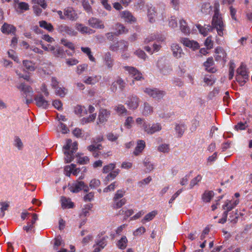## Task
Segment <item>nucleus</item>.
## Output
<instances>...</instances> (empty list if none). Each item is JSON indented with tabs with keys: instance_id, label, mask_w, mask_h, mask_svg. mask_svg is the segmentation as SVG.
<instances>
[{
	"instance_id": "47",
	"label": "nucleus",
	"mask_w": 252,
	"mask_h": 252,
	"mask_svg": "<svg viewBox=\"0 0 252 252\" xmlns=\"http://www.w3.org/2000/svg\"><path fill=\"white\" fill-rule=\"evenodd\" d=\"M61 42L62 44H63L65 47L71 49L73 52L74 51L75 47H74V44L72 42L68 41L67 39H64V38L62 39L61 40Z\"/></svg>"
},
{
	"instance_id": "44",
	"label": "nucleus",
	"mask_w": 252,
	"mask_h": 252,
	"mask_svg": "<svg viewBox=\"0 0 252 252\" xmlns=\"http://www.w3.org/2000/svg\"><path fill=\"white\" fill-rule=\"evenodd\" d=\"M116 167V163H111L103 166L102 172L103 173H108L111 172Z\"/></svg>"
},
{
	"instance_id": "34",
	"label": "nucleus",
	"mask_w": 252,
	"mask_h": 252,
	"mask_svg": "<svg viewBox=\"0 0 252 252\" xmlns=\"http://www.w3.org/2000/svg\"><path fill=\"white\" fill-rule=\"evenodd\" d=\"M157 214L158 212L157 211H153L149 213L141 220V222L142 223H144L145 222L149 221L152 220Z\"/></svg>"
},
{
	"instance_id": "21",
	"label": "nucleus",
	"mask_w": 252,
	"mask_h": 252,
	"mask_svg": "<svg viewBox=\"0 0 252 252\" xmlns=\"http://www.w3.org/2000/svg\"><path fill=\"white\" fill-rule=\"evenodd\" d=\"M50 51H51L56 57L64 58L65 57V53L63 49L59 47H54L53 46H50L49 48Z\"/></svg>"
},
{
	"instance_id": "52",
	"label": "nucleus",
	"mask_w": 252,
	"mask_h": 252,
	"mask_svg": "<svg viewBox=\"0 0 252 252\" xmlns=\"http://www.w3.org/2000/svg\"><path fill=\"white\" fill-rule=\"evenodd\" d=\"M202 179V176L200 175H198L196 177L192 179L189 184V189H191L193 187L197 185Z\"/></svg>"
},
{
	"instance_id": "25",
	"label": "nucleus",
	"mask_w": 252,
	"mask_h": 252,
	"mask_svg": "<svg viewBox=\"0 0 252 252\" xmlns=\"http://www.w3.org/2000/svg\"><path fill=\"white\" fill-rule=\"evenodd\" d=\"M196 26L199 32L204 36H207L208 33L213 30L212 27L210 25H204L202 26L200 24H197Z\"/></svg>"
},
{
	"instance_id": "1",
	"label": "nucleus",
	"mask_w": 252,
	"mask_h": 252,
	"mask_svg": "<svg viewBox=\"0 0 252 252\" xmlns=\"http://www.w3.org/2000/svg\"><path fill=\"white\" fill-rule=\"evenodd\" d=\"M213 30L216 29L218 34L220 36H223V31L225 30V25L223 21L221 14H214L212 20Z\"/></svg>"
},
{
	"instance_id": "31",
	"label": "nucleus",
	"mask_w": 252,
	"mask_h": 252,
	"mask_svg": "<svg viewBox=\"0 0 252 252\" xmlns=\"http://www.w3.org/2000/svg\"><path fill=\"white\" fill-rule=\"evenodd\" d=\"M100 78V76H98L97 75L88 76L84 80V82L88 85H94L98 82Z\"/></svg>"
},
{
	"instance_id": "45",
	"label": "nucleus",
	"mask_w": 252,
	"mask_h": 252,
	"mask_svg": "<svg viewBox=\"0 0 252 252\" xmlns=\"http://www.w3.org/2000/svg\"><path fill=\"white\" fill-rule=\"evenodd\" d=\"M76 28L81 32L84 33H90V31L91 30L90 28L86 26H83L81 24H76Z\"/></svg>"
},
{
	"instance_id": "33",
	"label": "nucleus",
	"mask_w": 252,
	"mask_h": 252,
	"mask_svg": "<svg viewBox=\"0 0 252 252\" xmlns=\"http://www.w3.org/2000/svg\"><path fill=\"white\" fill-rule=\"evenodd\" d=\"M39 26L48 32H52L54 30V27L51 23H47L46 21H40L39 22Z\"/></svg>"
},
{
	"instance_id": "50",
	"label": "nucleus",
	"mask_w": 252,
	"mask_h": 252,
	"mask_svg": "<svg viewBox=\"0 0 252 252\" xmlns=\"http://www.w3.org/2000/svg\"><path fill=\"white\" fill-rule=\"evenodd\" d=\"M120 172V170L117 169L115 170L112 171L110 172L106 176V180L107 181H110L115 179L116 176L119 174Z\"/></svg>"
},
{
	"instance_id": "39",
	"label": "nucleus",
	"mask_w": 252,
	"mask_h": 252,
	"mask_svg": "<svg viewBox=\"0 0 252 252\" xmlns=\"http://www.w3.org/2000/svg\"><path fill=\"white\" fill-rule=\"evenodd\" d=\"M240 215L242 216V214L241 213H238V211L236 210L234 213L233 212L231 213V215L229 216V220L231 223L235 224L237 222Z\"/></svg>"
},
{
	"instance_id": "32",
	"label": "nucleus",
	"mask_w": 252,
	"mask_h": 252,
	"mask_svg": "<svg viewBox=\"0 0 252 252\" xmlns=\"http://www.w3.org/2000/svg\"><path fill=\"white\" fill-rule=\"evenodd\" d=\"M128 240L126 236H123L117 243V246L121 250L125 249L127 245Z\"/></svg>"
},
{
	"instance_id": "7",
	"label": "nucleus",
	"mask_w": 252,
	"mask_h": 252,
	"mask_svg": "<svg viewBox=\"0 0 252 252\" xmlns=\"http://www.w3.org/2000/svg\"><path fill=\"white\" fill-rule=\"evenodd\" d=\"M81 190L86 192L89 190V187L82 181H77L70 187V191L72 192L77 193Z\"/></svg>"
},
{
	"instance_id": "8",
	"label": "nucleus",
	"mask_w": 252,
	"mask_h": 252,
	"mask_svg": "<svg viewBox=\"0 0 252 252\" xmlns=\"http://www.w3.org/2000/svg\"><path fill=\"white\" fill-rule=\"evenodd\" d=\"M124 68L135 80L140 81L144 79L142 73L136 68L128 66H125Z\"/></svg>"
},
{
	"instance_id": "54",
	"label": "nucleus",
	"mask_w": 252,
	"mask_h": 252,
	"mask_svg": "<svg viewBox=\"0 0 252 252\" xmlns=\"http://www.w3.org/2000/svg\"><path fill=\"white\" fill-rule=\"evenodd\" d=\"M119 49L123 51L126 50L128 48V43L125 40H120L117 42Z\"/></svg>"
},
{
	"instance_id": "56",
	"label": "nucleus",
	"mask_w": 252,
	"mask_h": 252,
	"mask_svg": "<svg viewBox=\"0 0 252 252\" xmlns=\"http://www.w3.org/2000/svg\"><path fill=\"white\" fill-rule=\"evenodd\" d=\"M96 116V113H93L89 116V117L87 118H83L82 119V122L85 123H89L92 122H94Z\"/></svg>"
},
{
	"instance_id": "49",
	"label": "nucleus",
	"mask_w": 252,
	"mask_h": 252,
	"mask_svg": "<svg viewBox=\"0 0 252 252\" xmlns=\"http://www.w3.org/2000/svg\"><path fill=\"white\" fill-rule=\"evenodd\" d=\"M74 151H64V154L65 156V160L67 163H69L72 161L73 159V154Z\"/></svg>"
},
{
	"instance_id": "16",
	"label": "nucleus",
	"mask_w": 252,
	"mask_h": 252,
	"mask_svg": "<svg viewBox=\"0 0 252 252\" xmlns=\"http://www.w3.org/2000/svg\"><path fill=\"white\" fill-rule=\"evenodd\" d=\"M239 203V199H237L234 201L227 200L225 204L222 206V209L225 210L224 212L228 213L235 207Z\"/></svg>"
},
{
	"instance_id": "27",
	"label": "nucleus",
	"mask_w": 252,
	"mask_h": 252,
	"mask_svg": "<svg viewBox=\"0 0 252 252\" xmlns=\"http://www.w3.org/2000/svg\"><path fill=\"white\" fill-rule=\"evenodd\" d=\"M37 215L36 214H32V220L30 222H28L27 225H25L23 227V229L27 232H29L30 231L32 230L34 227V224L37 220Z\"/></svg>"
},
{
	"instance_id": "53",
	"label": "nucleus",
	"mask_w": 252,
	"mask_h": 252,
	"mask_svg": "<svg viewBox=\"0 0 252 252\" xmlns=\"http://www.w3.org/2000/svg\"><path fill=\"white\" fill-rule=\"evenodd\" d=\"M76 167L74 164H71L70 165L65 166L64 169V174L68 177L70 176L72 169Z\"/></svg>"
},
{
	"instance_id": "12",
	"label": "nucleus",
	"mask_w": 252,
	"mask_h": 252,
	"mask_svg": "<svg viewBox=\"0 0 252 252\" xmlns=\"http://www.w3.org/2000/svg\"><path fill=\"white\" fill-rule=\"evenodd\" d=\"M110 115V111L105 109H100L98 116L97 124H102L106 122Z\"/></svg>"
},
{
	"instance_id": "46",
	"label": "nucleus",
	"mask_w": 252,
	"mask_h": 252,
	"mask_svg": "<svg viewBox=\"0 0 252 252\" xmlns=\"http://www.w3.org/2000/svg\"><path fill=\"white\" fill-rule=\"evenodd\" d=\"M144 166L146 167L147 172H150L154 169L153 164L150 162L149 158H145L143 161Z\"/></svg>"
},
{
	"instance_id": "24",
	"label": "nucleus",
	"mask_w": 252,
	"mask_h": 252,
	"mask_svg": "<svg viewBox=\"0 0 252 252\" xmlns=\"http://www.w3.org/2000/svg\"><path fill=\"white\" fill-rule=\"evenodd\" d=\"M104 63L105 65L109 69H111L114 65V60L111 57V54L108 52H106L103 57Z\"/></svg>"
},
{
	"instance_id": "3",
	"label": "nucleus",
	"mask_w": 252,
	"mask_h": 252,
	"mask_svg": "<svg viewBox=\"0 0 252 252\" xmlns=\"http://www.w3.org/2000/svg\"><path fill=\"white\" fill-rule=\"evenodd\" d=\"M142 127L144 131L147 134L150 135L159 131L162 128L161 125L159 123H154L152 125L146 123H144Z\"/></svg>"
},
{
	"instance_id": "40",
	"label": "nucleus",
	"mask_w": 252,
	"mask_h": 252,
	"mask_svg": "<svg viewBox=\"0 0 252 252\" xmlns=\"http://www.w3.org/2000/svg\"><path fill=\"white\" fill-rule=\"evenodd\" d=\"M186 129V126L184 124H178L176 126L175 130L178 136L181 137L183 135Z\"/></svg>"
},
{
	"instance_id": "58",
	"label": "nucleus",
	"mask_w": 252,
	"mask_h": 252,
	"mask_svg": "<svg viewBox=\"0 0 252 252\" xmlns=\"http://www.w3.org/2000/svg\"><path fill=\"white\" fill-rule=\"evenodd\" d=\"M236 80L238 82L239 85L241 86H244L245 83L248 81V79H244V77L239 74L236 75Z\"/></svg>"
},
{
	"instance_id": "28",
	"label": "nucleus",
	"mask_w": 252,
	"mask_h": 252,
	"mask_svg": "<svg viewBox=\"0 0 252 252\" xmlns=\"http://www.w3.org/2000/svg\"><path fill=\"white\" fill-rule=\"evenodd\" d=\"M236 74H239L244 77L245 79H249V75L247 70L246 66L243 63L237 68Z\"/></svg>"
},
{
	"instance_id": "29",
	"label": "nucleus",
	"mask_w": 252,
	"mask_h": 252,
	"mask_svg": "<svg viewBox=\"0 0 252 252\" xmlns=\"http://www.w3.org/2000/svg\"><path fill=\"white\" fill-rule=\"evenodd\" d=\"M115 30V34L117 36L128 32V30L123 25L119 23L116 24Z\"/></svg>"
},
{
	"instance_id": "26",
	"label": "nucleus",
	"mask_w": 252,
	"mask_h": 252,
	"mask_svg": "<svg viewBox=\"0 0 252 252\" xmlns=\"http://www.w3.org/2000/svg\"><path fill=\"white\" fill-rule=\"evenodd\" d=\"M179 24L181 31L186 35L189 34L190 29L188 25L187 22L182 19L179 21Z\"/></svg>"
},
{
	"instance_id": "63",
	"label": "nucleus",
	"mask_w": 252,
	"mask_h": 252,
	"mask_svg": "<svg viewBox=\"0 0 252 252\" xmlns=\"http://www.w3.org/2000/svg\"><path fill=\"white\" fill-rule=\"evenodd\" d=\"M100 185V182L99 180L94 179L90 183L89 186L91 189H95L99 187Z\"/></svg>"
},
{
	"instance_id": "37",
	"label": "nucleus",
	"mask_w": 252,
	"mask_h": 252,
	"mask_svg": "<svg viewBox=\"0 0 252 252\" xmlns=\"http://www.w3.org/2000/svg\"><path fill=\"white\" fill-rule=\"evenodd\" d=\"M23 64L29 71H33L35 69V64L30 61L24 60L23 62Z\"/></svg>"
},
{
	"instance_id": "60",
	"label": "nucleus",
	"mask_w": 252,
	"mask_h": 252,
	"mask_svg": "<svg viewBox=\"0 0 252 252\" xmlns=\"http://www.w3.org/2000/svg\"><path fill=\"white\" fill-rule=\"evenodd\" d=\"M118 186L117 183L116 182H114L110 185L106 187L103 189L104 192H108V191H113L115 190L116 187Z\"/></svg>"
},
{
	"instance_id": "19",
	"label": "nucleus",
	"mask_w": 252,
	"mask_h": 252,
	"mask_svg": "<svg viewBox=\"0 0 252 252\" xmlns=\"http://www.w3.org/2000/svg\"><path fill=\"white\" fill-rule=\"evenodd\" d=\"M205 68V70L210 73H215L217 71V69L213 65H214V62L212 57L208 58L206 62L203 63Z\"/></svg>"
},
{
	"instance_id": "15",
	"label": "nucleus",
	"mask_w": 252,
	"mask_h": 252,
	"mask_svg": "<svg viewBox=\"0 0 252 252\" xmlns=\"http://www.w3.org/2000/svg\"><path fill=\"white\" fill-rule=\"evenodd\" d=\"M89 25L93 28L103 29L104 26L103 22L99 19L92 17L88 20Z\"/></svg>"
},
{
	"instance_id": "55",
	"label": "nucleus",
	"mask_w": 252,
	"mask_h": 252,
	"mask_svg": "<svg viewBox=\"0 0 252 252\" xmlns=\"http://www.w3.org/2000/svg\"><path fill=\"white\" fill-rule=\"evenodd\" d=\"M120 212L121 214L124 215L125 219H126L133 214L134 211L132 209L125 210L123 209L120 211Z\"/></svg>"
},
{
	"instance_id": "17",
	"label": "nucleus",
	"mask_w": 252,
	"mask_h": 252,
	"mask_svg": "<svg viewBox=\"0 0 252 252\" xmlns=\"http://www.w3.org/2000/svg\"><path fill=\"white\" fill-rule=\"evenodd\" d=\"M120 17L127 23L135 22L136 19L132 15L131 12L125 10L120 12Z\"/></svg>"
},
{
	"instance_id": "51",
	"label": "nucleus",
	"mask_w": 252,
	"mask_h": 252,
	"mask_svg": "<svg viewBox=\"0 0 252 252\" xmlns=\"http://www.w3.org/2000/svg\"><path fill=\"white\" fill-rule=\"evenodd\" d=\"M66 90L64 87H57V88L55 89L56 94L61 97H63L65 96L66 94Z\"/></svg>"
},
{
	"instance_id": "20",
	"label": "nucleus",
	"mask_w": 252,
	"mask_h": 252,
	"mask_svg": "<svg viewBox=\"0 0 252 252\" xmlns=\"http://www.w3.org/2000/svg\"><path fill=\"white\" fill-rule=\"evenodd\" d=\"M106 239L105 237H102L100 240L96 242L95 244L93 246L94 250L93 252H99L103 249L107 245Z\"/></svg>"
},
{
	"instance_id": "18",
	"label": "nucleus",
	"mask_w": 252,
	"mask_h": 252,
	"mask_svg": "<svg viewBox=\"0 0 252 252\" xmlns=\"http://www.w3.org/2000/svg\"><path fill=\"white\" fill-rule=\"evenodd\" d=\"M171 49L173 56L176 58H180L184 55L181 47L176 43H173L171 45Z\"/></svg>"
},
{
	"instance_id": "9",
	"label": "nucleus",
	"mask_w": 252,
	"mask_h": 252,
	"mask_svg": "<svg viewBox=\"0 0 252 252\" xmlns=\"http://www.w3.org/2000/svg\"><path fill=\"white\" fill-rule=\"evenodd\" d=\"M180 41L184 46L192 49L193 50L198 49L200 47L197 42L193 40H189L188 38H181Z\"/></svg>"
},
{
	"instance_id": "35",
	"label": "nucleus",
	"mask_w": 252,
	"mask_h": 252,
	"mask_svg": "<svg viewBox=\"0 0 252 252\" xmlns=\"http://www.w3.org/2000/svg\"><path fill=\"white\" fill-rule=\"evenodd\" d=\"M126 200L125 198H123L120 200H117V201H113L112 207L115 209L120 208L126 203Z\"/></svg>"
},
{
	"instance_id": "42",
	"label": "nucleus",
	"mask_w": 252,
	"mask_h": 252,
	"mask_svg": "<svg viewBox=\"0 0 252 252\" xmlns=\"http://www.w3.org/2000/svg\"><path fill=\"white\" fill-rule=\"evenodd\" d=\"M201 11L202 13L207 14H209L211 10V6L209 2L203 3L201 7Z\"/></svg>"
},
{
	"instance_id": "57",
	"label": "nucleus",
	"mask_w": 252,
	"mask_h": 252,
	"mask_svg": "<svg viewBox=\"0 0 252 252\" xmlns=\"http://www.w3.org/2000/svg\"><path fill=\"white\" fill-rule=\"evenodd\" d=\"M125 193V191L122 189L118 190L114 195L113 200L117 201V200H119L120 199H121V198L124 196Z\"/></svg>"
},
{
	"instance_id": "10",
	"label": "nucleus",
	"mask_w": 252,
	"mask_h": 252,
	"mask_svg": "<svg viewBox=\"0 0 252 252\" xmlns=\"http://www.w3.org/2000/svg\"><path fill=\"white\" fill-rule=\"evenodd\" d=\"M34 99L35 101L36 105L38 107H41L45 109H46L48 108L49 103L44 98L42 94H38L35 95L34 96Z\"/></svg>"
},
{
	"instance_id": "48",
	"label": "nucleus",
	"mask_w": 252,
	"mask_h": 252,
	"mask_svg": "<svg viewBox=\"0 0 252 252\" xmlns=\"http://www.w3.org/2000/svg\"><path fill=\"white\" fill-rule=\"evenodd\" d=\"M115 110L119 115L126 114L127 112V110L122 104H119L118 105L116 106L115 107Z\"/></svg>"
},
{
	"instance_id": "23",
	"label": "nucleus",
	"mask_w": 252,
	"mask_h": 252,
	"mask_svg": "<svg viewBox=\"0 0 252 252\" xmlns=\"http://www.w3.org/2000/svg\"><path fill=\"white\" fill-rule=\"evenodd\" d=\"M146 147L145 142L143 140H138L137 145L133 152L134 156H139L144 150Z\"/></svg>"
},
{
	"instance_id": "30",
	"label": "nucleus",
	"mask_w": 252,
	"mask_h": 252,
	"mask_svg": "<svg viewBox=\"0 0 252 252\" xmlns=\"http://www.w3.org/2000/svg\"><path fill=\"white\" fill-rule=\"evenodd\" d=\"M64 15L67 18L71 20H75L77 16L75 12L71 8H67L64 11Z\"/></svg>"
},
{
	"instance_id": "64",
	"label": "nucleus",
	"mask_w": 252,
	"mask_h": 252,
	"mask_svg": "<svg viewBox=\"0 0 252 252\" xmlns=\"http://www.w3.org/2000/svg\"><path fill=\"white\" fill-rule=\"evenodd\" d=\"M82 5L84 9L87 12H90L92 11V7L89 3L88 0H82Z\"/></svg>"
},
{
	"instance_id": "4",
	"label": "nucleus",
	"mask_w": 252,
	"mask_h": 252,
	"mask_svg": "<svg viewBox=\"0 0 252 252\" xmlns=\"http://www.w3.org/2000/svg\"><path fill=\"white\" fill-rule=\"evenodd\" d=\"M215 59L218 62H222L224 63L227 61V54L223 48L217 47L215 50Z\"/></svg>"
},
{
	"instance_id": "22",
	"label": "nucleus",
	"mask_w": 252,
	"mask_h": 252,
	"mask_svg": "<svg viewBox=\"0 0 252 252\" xmlns=\"http://www.w3.org/2000/svg\"><path fill=\"white\" fill-rule=\"evenodd\" d=\"M61 202L62 207L63 209L73 208L74 206V203L71 201V199L65 196H61Z\"/></svg>"
},
{
	"instance_id": "59",
	"label": "nucleus",
	"mask_w": 252,
	"mask_h": 252,
	"mask_svg": "<svg viewBox=\"0 0 252 252\" xmlns=\"http://www.w3.org/2000/svg\"><path fill=\"white\" fill-rule=\"evenodd\" d=\"M218 158V153L215 152L212 156H209L207 158V164L211 165Z\"/></svg>"
},
{
	"instance_id": "38",
	"label": "nucleus",
	"mask_w": 252,
	"mask_h": 252,
	"mask_svg": "<svg viewBox=\"0 0 252 252\" xmlns=\"http://www.w3.org/2000/svg\"><path fill=\"white\" fill-rule=\"evenodd\" d=\"M156 14V12L155 7H150L148 9V17L150 22L153 23L155 22L154 18Z\"/></svg>"
},
{
	"instance_id": "36",
	"label": "nucleus",
	"mask_w": 252,
	"mask_h": 252,
	"mask_svg": "<svg viewBox=\"0 0 252 252\" xmlns=\"http://www.w3.org/2000/svg\"><path fill=\"white\" fill-rule=\"evenodd\" d=\"M214 194V192L212 190L205 191L202 195V198L203 201L206 202H209L213 197Z\"/></svg>"
},
{
	"instance_id": "62",
	"label": "nucleus",
	"mask_w": 252,
	"mask_h": 252,
	"mask_svg": "<svg viewBox=\"0 0 252 252\" xmlns=\"http://www.w3.org/2000/svg\"><path fill=\"white\" fill-rule=\"evenodd\" d=\"M152 180V178L150 176H149L147 178L139 181L138 183V186L140 188H142L144 186L148 184Z\"/></svg>"
},
{
	"instance_id": "6",
	"label": "nucleus",
	"mask_w": 252,
	"mask_h": 252,
	"mask_svg": "<svg viewBox=\"0 0 252 252\" xmlns=\"http://www.w3.org/2000/svg\"><path fill=\"white\" fill-rule=\"evenodd\" d=\"M17 88L22 92V95L24 97L33 96V91L32 88L24 83H21L18 86Z\"/></svg>"
},
{
	"instance_id": "14",
	"label": "nucleus",
	"mask_w": 252,
	"mask_h": 252,
	"mask_svg": "<svg viewBox=\"0 0 252 252\" xmlns=\"http://www.w3.org/2000/svg\"><path fill=\"white\" fill-rule=\"evenodd\" d=\"M57 30L60 33H65L71 36L76 34V32L72 28L64 24L58 25Z\"/></svg>"
},
{
	"instance_id": "13",
	"label": "nucleus",
	"mask_w": 252,
	"mask_h": 252,
	"mask_svg": "<svg viewBox=\"0 0 252 252\" xmlns=\"http://www.w3.org/2000/svg\"><path fill=\"white\" fill-rule=\"evenodd\" d=\"M117 86H118L119 88L123 91L126 87V83L120 77H118L117 79L112 83L111 86V90L113 92H116L117 90Z\"/></svg>"
},
{
	"instance_id": "41",
	"label": "nucleus",
	"mask_w": 252,
	"mask_h": 252,
	"mask_svg": "<svg viewBox=\"0 0 252 252\" xmlns=\"http://www.w3.org/2000/svg\"><path fill=\"white\" fill-rule=\"evenodd\" d=\"M153 112V107L147 102L144 103V109L142 114L144 116H148Z\"/></svg>"
},
{
	"instance_id": "2",
	"label": "nucleus",
	"mask_w": 252,
	"mask_h": 252,
	"mask_svg": "<svg viewBox=\"0 0 252 252\" xmlns=\"http://www.w3.org/2000/svg\"><path fill=\"white\" fill-rule=\"evenodd\" d=\"M144 93L153 98L160 100L163 98L165 94V92L157 88H147L144 90Z\"/></svg>"
},
{
	"instance_id": "61",
	"label": "nucleus",
	"mask_w": 252,
	"mask_h": 252,
	"mask_svg": "<svg viewBox=\"0 0 252 252\" xmlns=\"http://www.w3.org/2000/svg\"><path fill=\"white\" fill-rule=\"evenodd\" d=\"M158 151L162 153H168L169 151V145L167 144H163L158 146Z\"/></svg>"
},
{
	"instance_id": "43",
	"label": "nucleus",
	"mask_w": 252,
	"mask_h": 252,
	"mask_svg": "<svg viewBox=\"0 0 252 252\" xmlns=\"http://www.w3.org/2000/svg\"><path fill=\"white\" fill-rule=\"evenodd\" d=\"M203 81L206 85L210 86L213 85L215 82L213 75H205L203 78Z\"/></svg>"
},
{
	"instance_id": "11",
	"label": "nucleus",
	"mask_w": 252,
	"mask_h": 252,
	"mask_svg": "<svg viewBox=\"0 0 252 252\" xmlns=\"http://www.w3.org/2000/svg\"><path fill=\"white\" fill-rule=\"evenodd\" d=\"M129 109H135L139 104V99L137 96H131L128 97L126 103Z\"/></svg>"
},
{
	"instance_id": "5",
	"label": "nucleus",
	"mask_w": 252,
	"mask_h": 252,
	"mask_svg": "<svg viewBox=\"0 0 252 252\" xmlns=\"http://www.w3.org/2000/svg\"><path fill=\"white\" fill-rule=\"evenodd\" d=\"M16 28L13 25L4 23L0 28L1 32L5 35L11 34L15 35L16 32Z\"/></svg>"
}]
</instances>
